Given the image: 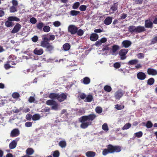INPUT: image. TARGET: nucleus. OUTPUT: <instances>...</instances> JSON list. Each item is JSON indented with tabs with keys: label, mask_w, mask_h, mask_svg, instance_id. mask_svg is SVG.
Segmentation results:
<instances>
[{
	"label": "nucleus",
	"mask_w": 157,
	"mask_h": 157,
	"mask_svg": "<svg viewBox=\"0 0 157 157\" xmlns=\"http://www.w3.org/2000/svg\"><path fill=\"white\" fill-rule=\"evenodd\" d=\"M21 25L18 23H17V24L13 28V29L11 31L12 33H15L18 32L21 29Z\"/></svg>",
	"instance_id": "nucleus-8"
},
{
	"label": "nucleus",
	"mask_w": 157,
	"mask_h": 157,
	"mask_svg": "<svg viewBox=\"0 0 157 157\" xmlns=\"http://www.w3.org/2000/svg\"><path fill=\"white\" fill-rule=\"evenodd\" d=\"M76 33H77V34L78 35L82 36L84 32L83 30L81 29H79L78 30H77Z\"/></svg>",
	"instance_id": "nucleus-49"
},
{
	"label": "nucleus",
	"mask_w": 157,
	"mask_h": 157,
	"mask_svg": "<svg viewBox=\"0 0 157 157\" xmlns=\"http://www.w3.org/2000/svg\"><path fill=\"white\" fill-rule=\"evenodd\" d=\"M108 148L110 150L111 153L115 152H119L121 151V148L119 146H113L111 145L108 146Z\"/></svg>",
	"instance_id": "nucleus-3"
},
{
	"label": "nucleus",
	"mask_w": 157,
	"mask_h": 157,
	"mask_svg": "<svg viewBox=\"0 0 157 157\" xmlns=\"http://www.w3.org/2000/svg\"><path fill=\"white\" fill-rule=\"evenodd\" d=\"M43 31L46 33L48 32L50 30V28L48 26H45L43 28Z\"/></svg>",
	"instance_id": "nucleus-37"
},
{
	"label": "nucleus",
	"mask_w": 157,
	"mask_h": 157,
	"mask_svg": "<svg viewBox=\"0 0 157 157\" xmlns=\"http://www.w3.org/2000/svg\"><path fill=\"white\" fill-rule=\"evenodd\" d=\"M10 12L11 13H14L17 11V7L14 6H12L10 8Z\"/></svg>",
	"instance_id": "nucleus-36"
},
{
	"label": "nucleus",
	"mask_w": 157,
	"mask_h": 157,
	"mask_svg": "<svg viewBox=\"0 0 157 157\" xmlns=\"http://www.w3.org/2000/svg\"><path fill=\"white\" fill-rule=\"evenodd\" d=\"M17 145V142L15 140H13L9 144V147L10 149H13L15 148Z\"/></svg>",
	"instance_id": "nucleus-17"
},
{
	"label": "nucleus",
	"mask_w": 157,
	"mask_h": 157,
	"mask_svg": "<svg viewBox=\"0 0 157 157\" xmlns=\"http://www.w3.org/2000/svg\"><path fill=\"white\" fill-rule=\"evenodd\" d=\"M47 105H52V109L55 110L59 109V105L57 102L52 100H49L47 101L46 102Z\"/></svg>",
	"instance_id": "nucleus-2"
},
{
	"label": "nucleus",
	"mask_w": 157,
	"mask_h": 157,
	"mask_svg": "<svg viewBox=\"0 0 157 157\" xmlns=\"http://www.w3.org/2000/svg\"><path fill=\"white\" fill-rule=\"evenodd\" d=\"M46 48L47 51L51 52L53 50L54 47L52 45L49 43Z\"/></svg>",
	"instance_id": "nucleus-29"
},
{
	"label": "nucleus",
	"mask_w": 157,
	"mask_h": 157,
	"mask_svg": "<svg viewBox=\"0 0 157 157\" xmlns=\"http://www.w3.org/2000/svg\"><path fill=\"white\" fill-rule=\"evenodd\" d=\"M12 3L13 4V6H14L17 7L18 5V2L16 0H12Z\"/></svg>",
	"instance_id": "nucleus-59"
},
{
	"label": "nucleus",
	"mask_w": 157,
	"mask_h": 157,
	"mask_svg": "<svg viewBox=\"0 0 157 157\" xmlns=\"http://www.w3.org/2000/svg\"><path fill=\"white\" fill-rule=\"evenodd\" d=\"M86 7L85 5H82L79 7V10L81 11H84L86 10Z\"/></svg>",
	"instance_id": "nucleus-54"
},
{
	"label": "nucleus",
	"mask_w": 157,
	"mask_h": 157,
	"mask_svg": "<svg viewBox=\"0 0 157 157\" xmlns=\"http://www.w3.org/2000/svg\"><path fill=\"white\" fill-rule=\"evenodd\" d=\"M128 52V49H122L120 51L119 54L121 56V59H124L126 58L125 55Z\"/></svg>",
	"instance_id": "nucleus-6"
},
{
	"label": "nucleus",
	"mask_w": 157,
	"mask_h": 157,
	"mask_svg": "<svg viewBox=\"0 0 157 157\" xmlns=\"http://www.w3.org/2000/svg\"><path fill=\"white\" fill-rule=\"evenodd\" d=\"M90 82V79L87 77H86L83 78L82 82L85 84H88Z\"/></svg>",
	"instance_id": "nucleus-26"
},
{
	"label": "nucleus",
	"mask_w": 157,
	"mask_h": 157,
	"mask_svg": "<svg viewBox=\"0 0 157 157\" xmlns=\"http://www.w3.org/2000/svg\"><path fill=\"white\" fill-rule=\"evenodd\" d=\"M96 117V115L94 114H90L88 116L81 117L79 119L80 121L82 123L80 127L82 128H87L91 124V121H93Z\"/></svg>",
	"instance_id": "nucleus-1"
},
{
	"label": "nucleus",
	"mask_w": 157,
	"mask_h": 157,
	"mask_svg": "<svg viewBox=\"0 0 157 157\" xmlns=\"http://www.w3.org/2000/svg\"><path fill=\"white\" fill-rule=\"evenodd\" d=\"M120 66H121L120 64L119 63H115L114 65V67L115 68H119L120 67Z\"/></svg>",
	"instance_id": "nucleus-62"
},
{
	"label": "nucleus",
	"mask_w": 157,
	"mask_h": 157,
	"mask_svg": "<svg viewBox=\"0 0 157 157\" xmlns=\"http://www.w3.org/2000/svg\"><path fill=\"white\" fill-rule=\"evenodd\" d=\"M12 96L14 98H17L19 97V94L17 92H15L13 94Z\"/></svg>",
	"instance_id": "nucleus-50"
},
{
	"label": "nucleus",
	"mask_w": 157,
	"mask_h": 157,
	"mask_svg": "<svg viewBox=\"0 0 157 157\" xmlns=\"http://www.w3.org/2000/svg\"><path fill=\"white\" fill-rule=\"evenodd\" d=\"M79 6V3L78 2L75 3L72 6L73 9H77Z\"/></svg>",
	"instance_id": "nucleus-48"
},
{
	"label": "nucleus",
	"mask_w": 157,
	"mask_h": 157,
	"mask_svg": "<svg viewBox=\"0 0 157 157\" xmlns=\"http://www.w3.org/2000/svg\"><path fill=\"white\" fill-rule=\"evenodd\" d=\"M131 124L129 123H127L125 124L122 128L123 130L127 129L130 127Z\"/></svg>",
	"instance_id": "nucleus-35"
},
{
	"label": "nucleus",
	"mask_w": 157,
	"mask_h": 157,
	"mask_svg": "<svg viewBox=\"0 0 157 157\" xmlns=\"http://www.w3.org/2000/svg\"><path fill=\"white\" fill-rule=\"evenodd\" d=\"M61 25L60 22L59 21H56L53 23V25L56 27H58Z\"/></svg>",
	"instance_id": "nucleus-57"
},
{
	"label": "nucleus",
	"mask_w": 157,
	"mask_h": 157,
	"mask_svg": "<svg viewBox=\"0 0 157 157\" xmlns=\"http://www.w3.org/2000/svg\"><path fill=\"white\" fill-rule=\"evenodd\" d=\"M8 20L10 21H20V19L16 17L15 16H10L8 18Z\"/></svg>",
	"instance_id": "nucleus-20"
},
{
	"label": "nucleus",
	"mask_w": 157,
	"mask_h": 157,
	"mask_svg": "<svg viewBox=\"0 0 157 157\" xmlns=\"http://www.w3.org/2000/svg\"><path fill=\"white\" fill-rule=\"evenodd\" d=\"M102 44L100 40L97 41L95 43V45L97 47H99Z\"/></svg>",
	"instance_id": "nucleus-61"
},
{
	"label": "nucleus",
	"mask_w": 157,
	"mask_h": 157,
	"mask_svg": "<svg viewBox=\"0 0 157 157\" xmlns=\"http://www.w3.org/2000/svg\"><path fill=\"white\" fill-rule=\"evenodd\" d=\"M104 90L107 92H110L112 90L111 87L109 86L106 85L104 87Z\"/></svg>",
	"instance_id": "nucleus-43"
},
{
	"label": "nucleus",
	"mask_w": 157,
	"mask_h": 157,
	"mask_svg": "<svg viewBox=\"0 0 157 157\" xmlns=\"http://www.w3.org/2000/svg\"><path fill=\"white\" fill-rule=\"evenodd\" d=\"M93 99V96L91 95H89L86 98L85 101L86 102H90L92 101Z\"/></svg>",
	"instance_id": "nucleus-30"
},
{
	"label": "nucleus",
	"mask_w": 157,
	"mask_h": 157,
	"mask_svg": "<svg viewBox=\"0 0 157 157\" xmlns=\"http://www.w3.org/2000/svg\"><path fill=\"white\" fill-rule=\"evenodd\" d=\"M32 39L33 42H36L38 40V37L37 36H35L32 38Z\"/></svg>",
	"instance_id": "nucleus-60"
},
{
	"label": "nucleus",
	"mask_w": 157,
	"mask_h": 157,
	"mask_svg": "<svg viewBox=\"0 0 157 157\" xmlns=\"http://www.w3.org/2000/svg\"><path fill=\"white\" fill-rule=\"evenodd\" d=\"M112 20V17H108L105 20L104 23L106 25H109L111 23Z\"/></svg>",
	"instance_id": "nucleus-21"
},
{
	"label": "nucleus",
	"mask_w": 157,
	"mask_h": 157,
	"mask_svg": "<svg viewBox=\"0 0 157 157\" xmlns=\"http://www.w3.org/2000/svg\"><path fill=\"white\" fill-rule=\"evenodd\" d=\"M41 117V116L38 114H36L33 116L32 118L34 121L39 120Z\"/></svg>",
	"instance_id": "nucleus-24"
},
{
	"label": "nucleus",
	"mask_w": 157,
	"mask_h": 157,
	"mask_svg": "<svg viewBox=\"0 0 157 157\" xmlns=\"http://www.w3.org/2000/svg\"><path fill=\"white\" fill-rule=\"evenodd\" d=\"M100 41L101 42V43H105L107 41V39L106 38L103 37L101 38L100 40Z\"/></svg>",
	"instance_id": "nucleus-63"
},
{
	"label": "nucleus",
	"mask_w": 157,
	"mask_h": 157,
	"mask_svg": "<svg viewBox=\"0 0 157 157\" xmlns=\"http://www.w3.org/2000/svg\"><path fill=\"white\" fill-rule=\"evenodd\" d=\"M70 48V45L68 43H66L63 45V48L65 51L68 50Z\"/></svg>",
	"instance_id": "nucleus-31"
},
{
	"label": "nucleus",
	"mask_w": 157,
	"mask_h": 157,
	"mask_svg": "<svg viewBox=\"0 0 157 157\" xmlns=\"http://www.w3.org/2000/svg\"><path fill=\"white\" fill-rule=\"evenodd\" d=\"M132 44L131 41L128 40H124L122 43V45L125 48H127L130 46Z\"/></svg>",
	"instance_id": "nucleus-10"
},
{
	"label": "nucleus",
	"mask_w": 157,
	"mask_h": 157,
	"mask_svg": "<svg viewBox=\"0 0 157 157\" xmlns=\"http://www.w3.org/2000/svg\"><path fill=\"white\" fill-rule=\"evenodd\" d=\"M59 145L62 148L65 147L66 145V143L65 141H61L59 144Z\"/></svg>",
	"instance_id": "nucleus-34"
},
{
	"label": "nucleus",
	"mask_w": 157,
	"mask_h": 157,
	"mask_svg": "<svg viewBox=\"0 0 157 157\" xmlns=\"http://www.w3.org/2000/svg\"><path fill=\"white\" fill-rule=\"evenodd\" d=\"M95 111L96 113H100L102 111V109L100 107H97L95 109Z\"/></svg>",
	"instance_id": "nucleus-41"
},
{
	"label": "nucleus",
	"mask_w": 157,
	"mask_h": 157,
	"mask_svg": "<svg viewBox=\"0 0 157 157\" xmlns=\"http://www.w3.org/2000/svg\"><path fill=\"white\" fill-rule=\"evenodd\" d=\"M58 94L56 93H51L50 94L49 97L52 99H58Z\"/></svg>",
	"instance_id": "nucleus-22"
},
{
	"label": "nucleus",
	"mask_w": 157,
	"mask_h": 157,
	"mask_svg": "<svg viewBox=\"0 0 157 157\" xmlns=\"http://www.w3.org/2000/svg\"><path fill=\"white\" fill-rule=\"evenodd\" d=\"M145 29L144 26H138L136 27V33H141L144 32Z\"/></svg>",
	"instance_id": "nucleus-19"
},
{
	"label": "nucleus",
	"mask_w": 157,
	"mask_h": 157,
	"mask_svg": "<svg viewBox=\"0 0 157 157\" xmlns=\"http://www.w3.org/2000/svg\"><path fill=\"white\" fill-rule=\"evenodd\" d=\"M77 28L74 25H70L68 28V32L72 34H75L77 32Z\"/></svg>",
	"instance_id": "nucleus-4"
},
{
	"label": "nucleus",
	"mask_w": 157,
	"mask_h": 157,
	"mask_svg": "<svg viewBox=\"0 0 157 157\" xmlns=\"http://www.w3.org/2000/svg\"><path fill=\"white\" fill-rule=\"evenodd\" d=\"M124 94V92L121 90L116 91L114 94V97L117 100H119Z\"/></svg>",
	"instance_id": "nucleus-5"
},
{
	"label": "nucleus",
	"mask_w": 157,
	"mask_h": 157,
	"mask_svg": "<svg viewBox=\"0 0 157 157\" xmlns=\"http://www.w3.org/2000/svg\"><path fill=\"white\" fill-rule=\"evenodd\" d=\"M115 108L118 110L122 109L124 108V106L122 105H115Z\"/></svg>",
	"instance_id": "nucleus-45"
},
{
	"label": "nucleus",
	"mask_w": 157,
	"mask_h": 157,
	"mask_svg": "<svg viewBox=\"0 0 157 157\" xmlns=\"http://www.w3.org/2000/svg\"><path fill=\"white\" fill-rule=\"evenodd\" d=\"M154 82V79L152 78H149L147 81V83L149 85L153 84Z\"/></svg>",
	"instance_id": "nucleus-42"
},
{
	"label": "nucleus",
	"mask_w": 157,
	"mask_h": 157,
	"mask_svg": "<svg viewBox=\"0 0 157 157\" xmlns=\"http://www.w3.org/2000/svg\"><path fill=\"white\" fill-rule=\"evenodd\" d=\"M136 56L139 59H142L144 58V54L142 53H139Z\"/></svg>",
	"instance_id": "nucleus-55"
},
{
	"label": "nucleus",
	"mask_w": 157,
	"mask_h": 157,
	"mask_svg": "<svg viewBox=\"0 0 157 157\" xmlns=\"http://www.w3.org/2000/svg\"><path fill=\"white\" fill-rule=\"evenodd\" d=\"M59 155V152L57 151H55L53 154V157H58Z\"/></svg>",
	"instance_id": "nucleus-56"
},
{
	"label": "nucleus",
	"mask_w": 157,
	"mask_h": 157,
	"mask_svg": "<svg viewBox=\"0 0 157 157\" xmlns=\"http://www.w3.org/2000/svg\"><path fill=\"white\" fill-rule=\"evenodd\" d=\"M32 123L31 122H27L25 123V125L27 127H30L32 126Z\"/></svg>",
	"instance_id": "nucleus-53"
},
{
	"label": "nucleus",
	"mask_w": 157,
	"mask_h": 157,
	"mask_svg": "<svg viewBox=\"0 0 157 157\" xmlns=\"http://www.w3.org/2000/svg\"><path fill=\"white\" fill-rule=\"evenodd\" d=\"M117 3L114 4L111 7V9L113 11H116L117 9Z\"/></svg>",
	"instance_id": "nucleus-47"
},
{
	"label": "nucleus",
	"mask_w": 157,
	"mask_h": 157,
	"mask_svg": "<svg viewBox=\"0 0 157 157\" xmlns=\"http://www.w3.org/2000/svg\"><path fill=\"white\" fill-rule=\"evenodd\" d=\"M143 135V133L141 131L139 132H138L136 133H135L134 135L135 136L138 137L140 138Z\"/></svg>",
	"instance_id": "nucleus-40"
},
{
	"label": "nucleus",
	"mask_w": 157,
	"mask_h": 157,
	"mask_svg": "<svg viewBox=\"0 0 157 157\" xmlns=\"http://www.w3.org/2000/svg\"><path fill=\"white\" fill-rule=\"evenodd\" d=\"M35 100V98L31 96L29 99V101L30 103L34 102Z\"/></svg>",
	"instance_id": "nucleus-58"
},
{
	"label": "nucleus",
	"mask_w": 157,
	"mask_h": 157,
	"mask_svg": "<svg viewBox=\"0 0 157 157\" xmlns=\"http://www.w3.org/2000/svg\"><path fill=\"white\" fill-rule=\"evenodd\" d=\"M67 95L64 94H62L58 95L57 100L60 102L64 101L67 98Z\"/></svg>",
	"instance_id": "nucleus-9"
},
{
	"label": "nucleus",
	"mask_w": 157,
	"mask_h": 157,
	"mask_svg": "<svg viewBox=\"0 0 157 157\" xmlns=\"http://www.w3.org/2000/svg\"><path fill=\"white\" fill-rule=\"evenodd\" d=\"M44 26V23L42 22H40L36 24V27L37 29L41 30L42 28Z\"/></svg>",
	"instance_id": "nucleus-32"
},
{
	"label": "nucleus",
	"mask_w": 157,
	"mask_h": 157,
	"mask_svg": "<svg viewBox=\"0 0 157 157\" xmlns=\"http://www.w3.org/2000/svg\"><path fill=\"white\" fill-rule=\"evenodd\" d=\"M137 77L138 79L140 80H143L146 78V75L144 73L139 72L137 74Z\"/></svg>",
	"instance_id": "nucleus-11"
},
{
	"label": "nucleus",
	"mask_w": 157,
	"mask_h": 157,
	"mask_svg": "<svg viewBox=\"0 0 157 157\" xmlns=\"http://www.w3.org/2000/svg\"><path fill=\"white\" fill-rule=\"evenodd\" d=\"M26 119L30 121L31 120L32 117L31 115L30 114L27 115L26 116Z\"/></svg>",
	"instance_id": "nucleus-64"
},
{
	"label": "nucleus",
	"mask_w": 157,
	"mask_h": 157,
	"mask_svg": "<svg viewBox=\"0 0 157 157\" xmlns=\"http://www.w3.org/2000/svg\"><path fill=\"white\" fill-rule=\"evenodd\" d=\"M13 67V66H11V64L9 63L8 62H7V63L5 64L4 65V67L6 69H8L10 67Z\"/></svg>",
	"instance_id": "nucleus-51"
},
{
	"label": "nucleus",
	"mask_w": 157,
	"mask_h": 157,
	"mask_svg": "<svg viewBox=\"0 0 157 157\" xmlns=\"http://www.w3.org/2000/svg\"><path fill=\"white\" fill-rule=\"evenodd\" d=\"M138 60L136 59H134L129 61L128 63L129 65H133L137 64L138 62Z\"/></svg>",
	"instance_id": "nucleus-27"
},
{
	"label": "nucleus",
	"mask_w": 157,
	"mask_h": 157,
	"mask_svg": "<svg viewBox=\"0 0 157 157\" xmlns=\"http://www.w3.org/2000/svg\"><path fill=\"white\" fill-rule=\"evenodd\" d=\"M128 31L131 33L136 32V27L133 26H130L128 27Z\"/></svg>",
	"instance_id": "nucleus-25"
},
{
	"label": "nucleus",
	"mask_w": 157,
	"mask_h": 157,
	"mask_svg": "<svg viewBox=\"0 0 157 157\" xmlns=\"http://www.w3.org/2000/svg\"><path fill=\"white\" fill-rule=\"evenodd\" d=\"M30 21L31 23L34 24L36 23L37 21L35 18L32 17L30 18Z\"/></svg>",
	"instance_id": "nucleus-52"
},
{
	"label": "nucleus",
	"mask_w": 157,
	"mask_h": 157,
	"mask_svg": "<svg viewBox=\"0 0 157 157\" xmlns=\"http://www.w3.org/2000/svg\"><path fill=\"white\" fill-rule=\"evenodd\" d=\"M20 134L19 131L18 129H14L11 132L10 135L11 137H14L18 136Z\"/></svg>",
	"instance_id": "nucleus-12"
},
{
	"label": "nucleus",
	"mask_w": 157,
	"mask_h": 157,
	"mask_svg": "<svg viewBox=\"0 0 157 157\" xmlns=\"http://www.w3.org/2000/svg\"><path fill=\"white\" fill-rule=\"evenodd\" d=\"M48 40L49 39L47 37H44L42 39V40L40 42V45L43 47L46 48L49 43L48 42Z\"/></svg>",
	"instance_id": "nucleus-7"
},
{
	"label": "nucleus",
	"mask_w": 157,
	"mask_h": 157,
	"mask_svg": "<svg viewBox=\"0 0 157 157\" xmlns=\"http://www.w3.org/2000/svg\"><path fill=\"white\" fill-rule=\"evenodd\" d=\"M80 12L78 11L72 10L70 12V15L72 16H76Z\"/></svg>",
	"instance_id": "nucleus-33"
},
{
	"label": "nucleus",
	"mask_w": 157,
	"mask_h": 157,
	"mask_svg": "<svg viewBox=\"0 0 157 157\" xmlns=\"http://www.w3.org/2000/svg\"><path fill=\"white\" fill-rule=\"evenodd\" d=\"M34 53L37 55H41L44 52L42 48H36L33 51Z\"/></svg>",
	"instance_id": "nucleus-13"
},
{
	"label": "nucleus",
	"mask_w": 157,
	"mask_h": 157,
	"mask_svg": "<svg viewBox=\"0 0 157 157\" xmlns=\"http://www.w3.org/2000/svg\"><path fill=\"white\" fill-rule=\"evenodd\" d=\"M98 38V35L95 33H92L90 36V39L93 41H96Z\"/></svg>",
	"instance_id": "nucleus-15"
},
{
	"label": "nucleus",
	"mask_w": 157,
	"mask_h": 157,
	"mask_svg": "<svg viewBox=\"0 0 157 157\" xmlns=\"http://www.w3.org/2000/svg\"><path fill=\"white\" fill-rule=\"evenodd\" d=\"M86 154L87 157H94L95 155V153L93 151H89L86 152Z\"/></svg>",
	"instance_id": "nucleus-23"
},
{
	"label": "nucleus",
	"mask_w": 157,
	"mask_h": 157,
	"mask_svg": "<svg viewBox=\"0 0 157 157\" xmlns=\"http://www.w3.org/2000/svg\"><path fill=\"white\" fill-rule=\"evenodd\" d=\"M147 72L148 75H155L157 74V71L152 68H148L147 70Z\"/></svg>",
	"instance_id": "nucleus-14"
},
{
	"label": "nucleus",
	"mask_w": 157,
	"mask_h": 157,
	"mask_svg": "<svg viewBox=\"0 0 157 157\" xmlns=\"http://www.w3.org/2000/svg\"><path fill=\"white\" fill-rule=\"evenodd\" d=\"M153 23L150 20H146L145 21V26L147 28H151L152 27Z\"/></svg>",
	"instance_id": "nucleus-18"
},
{
	"label": "nucleus",
	"mask_w": 157,
	"mask_h": 157,
	"mask_svg": "<svg viewBox=\"0 0 157 157\" xmlns=\"http://www.w3.org/2000/svg\"><path fill=\"white\" fill-rule=\"evenodd\" d=\"M109 153H110V150L108 148V149H104L102 152V154L103 155H106Z\"/></svg>",
	"instance_id": "nucleus-44"
},
{
	"label": "nucleus",
	"mask_w": 157,
	"mask_h": 157,
	"mask_svg": "<svg viewBox=\"0 0 157 157\" xmlns=\"http://www.w3.org/2000/svg\"><path fill=\"white\" fill-rule=\"evenodd\" d=\"M102 129L106 131L109 130V128L107 125V124L106 123H105L102 126Z\"/></svg>",
	"instance_id": "nucleus-38"
},
{
	"label": "nucleus",
	"mask_w": 157,
	"mask_h": 157,
	"mask_svg": "<svg viewBox=\"0 0 157 157\" xmlns=\"http://www.w3.org/2000/svg\"><path fill=\"white\" fill-rule=\"evenodd\" d=\"M34 152V151L32 148H28L26 151V154L29 155H32Z\"/></svg>",
	"instance_id": "nucleus-28"
},
{
	"label": "nucleus",
	"mask_w": 157,
	"mask_h": 157,
	"mask_svg": "<svg viewBox=\"0 0 157 157\" xmlns=\"http://www.w3.org/2000/svg\"><path fill=\"white\" fill-rule=\"evenodd\" d=\"M5 25L7 27H9L12 26L13 23L8 20L6 22Z\"/></svg>",
	"instance_id": "nucleus-39"
},
{
	"label": "nucleus",
	"mask_w": 157,
	"mask_h": 157,
	"mask_svg": "<svg viewBox=\"0 0 157 157\" xmlns=\"http://www.w3.org/2000/svg\"><path fill=\"white\" fill-rule=\"evenodd\" d=\"M153 124L151 121H148L147 122L145 125L148 128H151Z\"/></svg>",
	"instance_id": "nucleus-46"
},
{
	"label": "nucleus",
	"mask_w": 157,
	"mask_h": 157,
	"mask_svg": "<svg viewBox=\"0 0 157 157\" xmlns=\"http://www.w3.org/2000/svg\"><path fill=\"white\" fill-rule=\"evenodd\" d=\"M119 46L117 45H114L112 46V55H116L117 53H116V52L117 50H119Z\"/></svg>",
	"instance_id": "nucleus-16"
}]
</instances>
